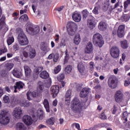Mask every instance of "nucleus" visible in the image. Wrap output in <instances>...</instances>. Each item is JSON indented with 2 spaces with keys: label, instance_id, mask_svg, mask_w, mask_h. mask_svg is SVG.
<instances>
[{
  "label": "nucleus",
  "instance_id": "nucleus-1",
  "mask_svg": "<svg viewBox=\"0 0 130 130\" xmlns=\"http://www.w3.org/2000/svg\"><path fill=\"white\" fill-rule=\"evenodd\" d=\"M73 110L75 112H78L87 108V106L85 103L80 102V100L77 98H75L72 102Z\"/></svg>",
  "mask_w": 130,
  "mask_h": 130
},
{
  "label": "nucleus",
  "instance_id": "nucleus-2",
  "mask_svg": "<svg viewBox=\"0 0 130 130\" xmlns=\"http://www.w3.org/2000/svg\"><path fill=\"white\" fill-rule=\"evenodd\" d=\"M11 120V114L9 111H2L0 114V123L3 125H8Z\"/></svg>",
  "mask_w": 130,
  "mask_h": 130
},
{
  "label": "nucleus",
  "instance_id": "nucleus-3",
  "mask_svg": "<svg viewBox=\"0 0 130 130\" xmlns=\"http://www.w3.org/2000/svg\"><path fill=\"white\" fill-rule=\"evenodd\" d=\"M92 42L95 46H99V47H102L103 44H104V41L102 36L99 33H96L93 35L92 38Z\"/></svg>",
  "mask_w": 130,
  "mask_h": 130
},
{
  "label": "nucleus",
  "instance_id": "nucleus-4",
  "mask_svg": "<svg viewBox=\"0 0 130 130\" xmlns=\"http://www.w3.org/2000/svg\"><path fill=\"white\" fill-rule=\"evenodd\" d=\"M26 31L30 35H35L39 32V27H36L31 24H28L26 26Z\"/></svg>",
  "mask_w": 130,
  "mask_h": 130
},
{
  "label": "nucleus",
  "instance_id": "nucleus-5",
  "mask_svg": "<svg viewBox=\"0 0 130 130\" xmlns=\"http://www.w3.org/2000/svg\"><path fill=\"white\" fill-rule=\"evenodd\" d=\"M108 84L111 89H115L118 85V80L114 78L113 76H110L108 79Z\"/></svg>",
  "mask_w": 130,
  "mask_h": 130
},
{
  "label": "nucleus",
  "instance_id": "nucleus-6",
  "mask_svg": "<svg viewBox=\"0 0 130 130\" xmlns=\"http://www.w3.org/2000/svg\"><path fill=\"white\" fill-rule=\"evenodd\" d=\"M110 53L114 58H117L119 56V53H120V50L119 48L117 46H113L111 48Z\"/></svg>",
  "mask_w": 130,
  "mask_h": 130
},
{
  "label": "nucleus",
  "instance_id": "nucleus-7",
  "mask_svg": "<svg viewBox=\"0 0 130 130\" xmlns=\"http://www.w3.org/2000/svg\"><path fill=\"white\" fill-rule=\"evenodd\" d=\"M5 20L6 17L4 16H2L0 19V31L1 30H3L5 33L9 30V26L6 24V22H5Z\"/></svg>",
  "mask_w": 130,
  "mask_h": 130
},
{
  "label": "nucleus",
  "instance_id": "nucleus-8",
  "mask_svg": "<svg viewBox=\"0 0 130 130\" xmlns=\"http://www.w3.org/2000/svg\"><path fill=\"white\" fill-rule=\"evenodd\" d=\"M24 50L28 52L29 57L30 58H34L36 55V50L35 49H32V47L30 45H28L24 48Z\"/></svg>",
  "mask_w": 130,
  "mask_h": 130
},
{
  "label": "nucleus",
  "instance_id": "nucleus-9",
  "mask_svg": "<svg viewBox=\"0 0 130 130\" xmlns=\"http://www.w3.org/2000/svg\"><path fill=\"white\" fill-rule=\"evenodd\" d=\"M125 30V24H121L118 26L117 30V34L119 38H122V37H124L125 35V34H124Z\"/></svg>",
  "mask_w": 130,
  "mask_h": 130
},
{
  "label": "nucleus",
  "instance_id": "nucleus-10",
  "mask_svg": "<svg viewBox=\"0 0 130 130\" xmlns=\"http://www.w3.org/2000/svg\"><path fill=\"white\" fill-rule=\"evenodd\" d=\"M59 92V86L57 85H53L50 88V93L52 95L53 98H55L57 96V94Z\"/></svg>",
  "mask_w": 130,
  "mask_h": 130
},
{
  "label": "nucleus",
  "instance_id": "nucleus-11",
  "mask_svg": "<svg viewBox=\"0 0 130 130\" xmlns=\"http://www.w3.org/2000/svg\"><path fill=\"white\" fill-rule=\"evenodd\" d=\"M93 44H92L91 42H88L84 49L85 53H87V54L93 53Z\"/></svg>",
  "mask_w": 130,
  "mask_h": 130
},
{
  "label": "nucleus",
  "instance_id": "nucleus-12",
  "mask_svg": "<svg viewBox=\"0 0 130 130\" xmlns=\"http://www.w3.org/2000/svg\"><path fill=\"white\" fill-rule=\"evenodd\" d=\"M22 120L25 124L28 126L31 125L33 123V119L29 115H24L22 118Z\"/></svg>",
  "mask_w": 130,
  "mask_h": 130
},
{
  "label": "nucleus",
  "instance_id": "nucleus-13",
  "mask_svg": "<svg viewBox=\"0 0 130 130\" xmlns=\"http://www.w3.org/2000/svg\"><path fill=\"white\" fill-rule=\"evenodd\" d=\"M89 93H90V88L84 87L80 93V97L81 98H86V97H88Z\"/></svg>",
  "mask_w": 130,
  "mask_h": 130
},
{
  "label": "nucleus",
  "instance_id": "nucleus-14",
  "mask_svg": "<svg viewBox=\"0 0 130 130\" xmlns=\"http://www.w3.org/2000/svg\"><path fill=\"white\" fill-rule=\"evenodd\" d=\"M14 116L16 118H20L21 117V116L23 114L22 109H21L20 107H16L15 108L14 111Z\"/></svg>",
  "mask_w": 130,
  "mask_h": 130
},
{
  "label": "nucleus",
  "instance_id": "nucleus-15",
  "mask_svg": "<svg viewBox=\"0 0 130 130\" xmlns=\"http://www.w3.org/2000/svg\"><path fill=\"white\" fill-rule=\"evenodd\" d=\"M72 19L75 22L79 23V22H81V20H82V16L78 12L75 11L72 14Z\"/></svg>",
  "mask_w": 130,
  "mask_h": 130
},
{
  "label": "nucleus",
  "instance_id": "nucleus-16",
  "mask_svg": "<svg viewBox=\"0 0 130 130\" xmlns=\"http://www.w3.org/2000/svg\"><path fill=\"white\" fill-rule=\"evenodd\" d=\"M123 94L121 91L117 90L115 94V100L116 102H121L122 100Z\"/></svg>",
  "mask_w": 130,
  "mask_h": 130
},
{
  "label": "nucleus",
  "instance_id": "nucleus-17",
  "mask_svg": "<svg viewBox=\"0 0 130 130\" xmlns=\"http://www.w3.org/2000/svg\"><path fill=\"white\" fill-rule=\"evenodd\" d=\"M40 49L43 51L45 54H46V53L49 50V48L48 47V44L46 43L42 42L40 45Z\"/></svg>",
  "mask_w": 130,
  "mask_h": 130
},
{
  "label": "nucleus",
  "instance_id": "nucleus-18",
  "mask_svg": "<svg viewBox=\"0 0 130 130\" xmlns=\"http://www.w3.org/2000/svg\"><path fill=\"white\" fill-rule=\"evenodd\" d=\"M78 70L81 74L82 75H85L86 74V69H85V66L82 63V62H79L77 66Z\"/></svg>",
  "mask_w": 130,
  "mask_h": 130
},
{
  "label": "nucleus",
  "instance_id": "nucleus-19",
  "mask_svg": "<svg viewBox=\"0 0 130 130\" xmlns=\"http://www.w3.org/2000/svg\"><path fill=\"white\" fill-rule=\"evenodd\" d=\"M12 74L14 77H16V78H18V79H20V78L23 76L22 72L18 70V69L17 68H15L13 70Z\"/></svg>",
  "mask_w": 130,
  "mask_h": 130
},
{
  "label": "nucleus",
  "instance_id": "nucleus-20",
  "mask_svg": "<svg viewBox=\"0 0 130 130\" xmlns=\"http://www.w3.org/2000/svg\"><path fill=\"white\" fill-rule=\"evenodd\" d=\"M57 79L58 81L61 83L62 87H64L66 83H64V82L63 81V79H64V74L62 73L59 74V76L57 77Z\"/></svg>",
  "mask_w": 130,
  "mask_h": 130
},
{
  "label": "nucleus",
  "instance_id": "nucleus-21",
  "mask_svg": "<svg viewBox=\"0 0 130 130\" xmlns=\"http://www.w3.org/2000/svg\"><path fill=\"white\" fill-rule=\"evenodd\" d=\"M24 73L25 74V76L28 78V77H30L31 74H32V71H31V69L30 67L27 66H24Z\"/></svg>",
  "mask_w": 130,
  "mask_h": 130
},
{
  "label": "nucleus",
  "instance_id": "nucleus-22",
  "mask_svg": "<svg viewBox=\"0 0 130 130\" xmlns=\"http://www.w3.org/2000/svg\"><path fill=\"white\" fill-rule=\"evenodd\" d=\"M16 130H26L27 128L23 123H17L15 126Z\"/></svg>",
  "mask_w": 130,
  "mask_h": 130
},
{
  "label": "nucleus",
  "instance_id": "nucleus-23",
  "mask_svg": "<svg viewBox=\"0 0 130 130\" xmlns=\"http://www.w3.org/2000/svg\"><path fill=\"white\" fill-rule=\"evenodd\" d=\"M18 42L20 45H21V46H25L29 44V41H28V38L23 39L22 40H18Z\"/></svg>",
  "mask_w": 130,
  "mask_h": 130
},
{
  "label": "nucleus",
  "instance_id": "nucleus-24",
  "mask_svg": "<svg viewBox=\"0 0 130 130\" xmlns=\"http://www.w3.org/2000/svg\"><path fill=\"white\" fill-rule=\"evenodd\" d=\"M13 68H14V63H7L4 66L5 70H6L7 72H10Z\"/></svg>",
  "mask_w": 130,
  "mask_h": 130
},
{
  "label": "nucleus",
  "instance_id": "nucleus-25",
  "mask_svg": "<svg viewBox=\"0 0 130 130\" xmlns=\"http://www.w3.org/2000/svg\"><path fill=\"white\" fill-rule=\"evenodd\" d=\"M40 77L42 79H48V78H49V74L47 72H46V71H42L40 74Z\"/></svg>",
  "mask_w": 130,
  "mask_h": 130
},
{
  "label": "nucleus",
  "instance_id": "nucleus-26",
  "mask_svg": "<svg viewBox=\"0 0 130 130\" xmlns=\"http://www.w3.org/2000/svg\"><path fill=\"white\" fill-rule=\"evenodd\" d=\"M19 30L20 31V32L18 35V40L27 39V37H26V35H25V34H24V31H23V29L19 28Z\"/></svg>",
  "mask_w": 130,
  "mask_h": 130
},
{
  "label": "nucleus",
  "instance_id": "nucleus-27",
  "mask_svg": "<svg viewBox=\"0 0 130 130\" xmlns=\"http://www.w3.org/2000/svg\"><path fill=\"white\" fill-rule=\"evenodd\" d=\"M77 27V24L76 23L73 21H70L68 23L67 27L68 29H75Z\"/></svg>",
  "mask_w": 130,
  "mask_h": 130
},
{
  "label": "nucleus",
  "instance_id": "nucleus-28",
  "mask_svg": "<svg viewBox=\"0 0 130 130\" xmlns=\"http://www.w3.org/2000/svg\"><path fill=\"white\" fill-rule=\"evenodd\" d=\"M10 105L12 107H15L16 105L18 104V102L17 101V99L16 98L12 96L11 97L10 100Z\"/></svg>",
  "mask_w": 130,
  "mask_h": 130
},
{
  "label": "nucleus",
  "instance_id": "nucleus-29",
  "mask_svg": "<svg viewBox=\"0 0 130 130\" xmlns=\"http://www.w3.org/2000/svg\"><path fill=\"white\" fill-rule=\"evenodd\" d=\"M98 28L101 31H104L106 29V24L105 22H101L99 24Z\"/></svg>",
  "mask_w": 130,
  "mask_h": 130
},
{
  "label": "nucleus",
  "instance_id": "nucleus-30",
  "mask_svg": "<svg viewBox=\"0 0 130 130\" xmlns=\"http://www.w3.org/2000/svg\"><path fill=\"white\" fill-rule=\"evenodd\" d=\"M71 96H72V90L71 89H69L66 93L65 101H71Z\"/></svg>",
  "mask_w": 130,
  "mask_h": 130
},
{
  "label": "nucleus",
  "instance_id": "nucleus-31",
  "mask_svg": "<svg viewBox=\"0 0 130 130\" xmlns=\"http://www.w3.org/2000/svg\"><path fill=\"white\" fill-rule=\"evenodd\" d=\"M74 42L76 45H79V44H80V42H81V36L80 35L75 36L74 39Z\"/></svg>",
  "mask_w": 130,
  "mask_h": 130
},
{
  "label": "nucleus",
  "instance_id": "nucleus-32",
  "mask_svg": "<svg viewBox=\"0 0 130 130\" xmlns=\"http://www.w3.org/2000/svg\"><path fill=\"white\" fill-rule=\"evenodd\" d=\"M43 104L47 112H50V111L49 110V103L48 102V100L47 99H45L44 100Z\"/></svg>",
  "mask_w": 130,
  "mask_h": 130
},
{
  "label": "nucleus",
  "instance_id": "nucleus-33",
  "mask_svg": "<svg viewBox=\"0 0 130 130\" xmlns=\"http://www.w3.org/2000/svg\"><path fill=\"white\" fill-rule=\"evenodd\" d=\"M129 116V115H128V113H127V112L125 111L123 112L122 118V120H124L123 123H125L126 121H127V118Z\"/></svg>",
  "mask_w": 130,
  "mask_h": 130
},
{
  "label": "nucleus",
  "instance_id": "nucleus-34",
  "mask_svg": "<svg viewBox=\"0 0 130 130\" xmlns=\"http://www.w3.org/2000/svg\"><path fill=\"white\" fill-rule=\"evenodd\" d=\"M130 19V16L128 14H123L121 17V20L123 22H127Z\"/></svg>",
  "mask_w": 130,
  "mask_h": 130
},
{
  "label": "nucleus",
  "instance_id": "nucleus-35",
  "mask_svg": "<svg viewBox=\"0 0 130 130\" xmlns=\"http://www.w3.org/2000/svg\"><path fill=\"white\" fill-rule=\"evenodd\" d=\"M20 106L23 107H28V106H30L31 105V103L28 101H24L21 102L20 103Z\"/></svg>",
  "mask_w": 130,
  "mask_h": 130
},
{
  "label": "nucleus",
  "instance_id": "nucleus-36",
  "mask_svg": "<svg viewBox=\"0 0 130 130\" xmlns=\"http://www.w3.org/2000/svg\"><path fill=\"white\" fill-rule=\"evenodd\" d=\"M24 85L23 82L21 81H18L16 83V86H14L16 87V88H17L18 90H20V89H23Z\"/></svg>",
  "mask_w": 130,
  "mask_h": 130
},
{
  "label": "nucleus",
  "instance_id": "nucleus-37",
  "mask_svg": "<svg viewBox=\"0 0 130 130\" xmlns=\"http://www.w3.org/2000/svg\"><path fill=\"white\" fill-rule=\"evenodd\" d=\"M82 14L83 19L86 20V19H87V17L89 16V11H88L87 9H85L82 11Z\"/></svg>",
  "mask_w": 130,
  "mask_h": 130
},
{
  "label": "nucleus",
  "instance_id": "nucleus-38",
  "mask_svg": "<svg viewBox=\"0 0 130 130\" xmlns=\"http://www.w3.org/2000/svg\"><path fill=\"white\" fill-rule=\"evenodd\" d=\"M28 19V15L27 14H24L19 18V20L20 22H27Z\"/></svg>",
  "mask_w": 130,
  "mask_h": 130
},
{
  "label": "nucleus",
  "instance_id": "nucleus-39",
  "mask_svg": "<svg viewBox=\"0 0 130 130\" xmlns=\"http://www.w3.org/2000/svg\"><path fill=\"white\" fill-rule=\"evenodd\" d=\"M73 67L71 65H68L66 68H64V72L66 74H70L72 72Z\"/></svg>",
  "mask_w": 130,
  "mask_h": 130
},
{
  "label": "nucleus",
  "instance_id": "nucleus-40",
  "mask_svg": "<svg viewBox=\"0 0 130 130\" xmlns=\"http://www.w3.org/2000/svg\"><path fill=\"white\" fill-rule=\"evenodd\" d=\"M46 123L49 125H53L54 124V117H52L46 120Z\"/></svg>",
  "mask_w": 130,
  "mask_h": 130
},
{
  "label": "nucleus",
  "instance_id": "nucleus-41",
  "mask_svg": "<svg viewBox=\"0 0 130 130\" xmlns=\"http://www.w3.org/2000/svg\"><path fill=\"white\" fill-rule=\"evenodd\" d=\"M115 123L116 125H118L119 127H121V128L123 127V126L121 125V123H120V121H119V118L117 117H115Z\"/></svg>",
  "mask_w": 130,
  "mask_h": 130
},
{
  "label": "nucleus",
  "instance_id": "nucleus-42",
  "mask_svg": "<svg viewBox=\"0 0 130 130\" xmlns=\"http://www.w3.org/2000/svg\"><path fill=\"white\" fill-rule=\"evenodd\" d=\"M7 41L8 45H11L13 43L14 41H15V39H14L13 37H10L7 39Z\"/></svg>",
  "mask_w": 130,
  "mask_h": 130
},
{
  "label": "nucleus",
  "instance_id": "nucleus-43",
  "mask_svg": "<svg viewBox=\"0 0 130 130\" xmlns=\"http://www.w3.org/2000/svg\"><path fill=\"white\" fill-rule=\"evenodd\" d=\"M121 45L124 49H126V48L128 47V45H127V41L126 40L121 41Z\"/></svg>",
  "mask_w": 130,
  "mask_h": 130
},
{
  "label": "nucleus",
  "instance_id": "nucleus-44",
  "mask_svg": "<svg viewBox=\"0 0 130 130\" xmlns=\"http://www.w3.org/2000/svg\"><path fill=\"white\" fill-rule=\"evenodd\" d=\"M95 65L94 64V62L91 61L89 63V72L90 73H93V71H94V69Z\"/></svg>",
  "mask_w": 130,
  "mask_h": 130
},
{
  "label": "nucleus",
  "instance_id": "nucleus-45",
  "mask_svg": "<svg viewBox=\"0 0 130 130\" xmlns=\"http://www.w3.org/2000/svg\"><path fill=\"white\" fill-rule=\"evenodd\" d=\"M43 71V67H38V68H36L34 70V72L35 73L36 75H39V73Z\"/></svg>",
  "mask_w": 130,
  "mask_h": 130
},
{
  "label": "nucleus",
  "instance_id": "nucleus-46",
  "mask_svg": "<svg viewBox=\"0 0 130 130\" xmlns=\"http://www.w3.org/2000/svg\"><path fill=\"white\" fill-rule=\"evenodd\" d=\"M69 59H70V55L68 54V50H67L66 51V56L64 59V64H66V63H68Z\"/></svg>",
  "mask_w": 130,
  "mask_h": 130
},
{
  "label": "nucleus",
  "instance_id": "nucleus-47",
  "mask_svg": "<svg viewBox=\"0 0 130 130\" xmlns=\"http://www.w3.org/2000/svg\"><path fill=\"white\" fill-rule=\"evenodd\" d=\"M68 32L69 35L71 36H74V35L76 33L75 30H74V28H68Z\"/></svg>",
  "mask_w": 130,
  "mask_h": 130
},
{
  "label": "nucleus",
  "instance_id": "nucleus-48",
  "mask_svg": "<svg viewBox=\"0 0 130 130\" xmlns=\"http://www.w3.org/2000/svg\"><path fill=\"white\" fill-rule=\"evenodd\" d=\"M38 115L39 117V119L42 120L43 119V111L42 110H40L38 112Z\"/></svg>",
  "mask_w": 130,
  "mask_h": 130
},
{
  "label": "nucleus",
  "instance_id": "nucleus-49",
  "mask_svg": "<svg viewBox=\"0 0 130 130\" xmlns=\"http://www.w3.org/2000/svg\"><path fill=\"white\" fill-rule=\"evenodd\" d=\"M60 70H61V66L58 65L54 68V72L55 74H58V73H59V72H60Z\"/></svg>",
  "mask_w": 130,
  "mask_h": 130
},
{
  "label": "nucleus",
  "instance_id": "nucleus-50",
  "mask_svg": "<svg viewBox=\"0 0 130 130\" xmlns=\"http://www.w3.org/2000/svg\"><path fill=\"white\" fill-rule=\"evenodd\" d=\"M3 101L4 103H7V104H9L10 103V98L8 95H5V96L3 98Z\"/></svg>",
  "mask_w": 130,
  "mask_h": 130
},
{
  "label": "nucleus",
  "instance_id": "nucleus-51",
  "mask_svg": "<svg viewBox=\"0 0 130 130\" xmlns=\"http://www.w3.org/2000/svg\"><path fill=\"white\" fill-rule=\"evenodd\" d=\"M59 58V54L57 53H56L55 54H54V58H53V61L55 62H57V60H58V59Z\"/></svg>",
  "mask_w": 130,
  "mask_h": 130
},
{
  "label": "nucleus",
  "instance_id": "nucleus-52",
  "mask_svg": "<svg viewBox=\"0 0 130 130\" xmlns=\"http://www.w3.org/2000/svg\"><path fill=\"white\" fill-rule=\"evenodd\" d=\"M26 96L28 100H31L32 99L33 96L32 95V92L29 91L26 93Z\"/></svg>",
  "mask_w": 130,
  "mask_h": 130
},
{
  "label": "nucleus",
  "instance_id": "nucleus-53",
  "mask_svg": "<svg viewBox=\"0 0 130 130\" xmlns=\"http://www.w3.org/2000/svg\"><path fill=\"white\" fill-rule=\"evenodd\" d=\"M100 118L101 119H103V120H105V119H107V116H106V115L105 114V113L104 112H103L101 114Z\"/></svg>",
  "mask_w": 130,
  "mask_h": 130
},
{
  "label": "nucleus",
  "instance_id": "nucleus-54",
  "mask_svg": "<svg viewBox=\"0 0 130 130\" xmlns=\"http://www.w3.org/2000/svg\"><path fill=\"white\" fill-rule=\"evenodd\" d=\"M130 85V79L127 78L126 80L124 81V87H128Z\"/></svg>",
  "mask_w": 130,
  "mask_h": 130
},
{
  "label": "nucleus",
  "instance_id": "nucleus-55",
  "mask_svg": "<svg viewBox=\"0 0 130 130\" xmlns=\"http://www.w3.org/2000/svg\"><path fill=\"white\" fill-rule=\"evenodd\" d=\"M44 87V85L43 84V82L42 81H39L38 82V88L40 89L41 91L42 90H43V87Z\"/></svg>",
  "mask_w": 130,
  "mask_h": 130
},
{
  "label": "nucleus",
  "instance_id": "nucleus-56",
  "mask_svg": "<svg viewBox=\"0 0 130 130\" xmlns=\"http://www.w3.org/2000/svg\"><path fill=\"white\" fill-rule=\"evenodd\" d=\"M129 5H130V0H126L124 2V8L125 10L127 9Z\"/></svg>",
  "mask_w": 130,
  "mask_h": 130
},
{
  "label": "nucleus",
  "instance_id": "nucleus-57",
  "mask_svg": "<svg viewBox=\"0 0 130 130\" xmlns=\"http://www.w3.org/2000/svg\"><path fill=\"white\" fill-rule=\"evenodd\" d=\"M13 50L14 51H17V50H19L20 49V47L19 46L18 44H15L13 46Z\"/></svg>",
  "mask_w": 130,
  "mask_h": 130
},
{
  "label": "nucleus",
  "instance_id": "nucleus-58",
  "mask_svg": "<svg viewBox=\"0 0 130 130\" xmlns=\"http://www.w3.org/2000/svg\"><path fill=\"white\" fill-rule=\"evenodd\" d=\"M0 75L2 77H6L7 76V71L6 70H2L0 72Z\"/></svg>",
  "mask_w": 130,
  "mask_h": 130
},
{
  "label": "nucleus",
  "instance_id": "nucleus-59",
  "mask_svg": "<svg viewBox=\"0 0 130 130\" xmlns=\"http://www.w3.org/2000/svg\"><path fill=\"white\" fill-rule=\"evenodd\" d=\"M118 111H119L118 108L117 107H116V106H115V105H114V109L112 111V114H116V113H117V112H118Z\"/></svg>",
  "mask_w": 130,
  "mask_h": 130
},
{
  "label": "nucleus",
  "instance_id": "nucleus-60",
  "mask_svg": "<svg viewBox=\"0 0 130 130\" xmlns=\"http://www.w3.org/2000/svg\"><path fill=\"white\" fill-rule=\"evenodd\" d=\"M8 50L6 48V47H3L2 49L0 50V55H2L3 53H5V52H7Z\"/></svg>",
  "mask_w": 130,
  "mask_h": 130
},
{
  "label": "nucleus",
  "instance_id": "nucleus-61",
  "mask_svg": "<svg viewBox=\"0 0 130 130\" xmlns=\"http://www.w3.org/2000/svg\"><path fill=\"white\" fill-rule=\"evenodd\" d=\"M59 45L60 47H62V46H66V40L62 39L60 41Z\"/></svg>",
  "mask_w": 130,
  "mask_h": 130
},
{
  "label": "nucleus",
  "instance_id": "nucleus-62",
  "mask_svg": "<svg viewBox=\"0 0 130 130\" xmlns=\"http://www.w3.org/2000/svg\"><path fill=\"white\" fill-rule=\"evenodd\" d=\"M98 7H95L92 11V13L94 14V15H98V14L99 13L98 12Z\"/></svg>",
  "mask_w": 130,
  "mask_h": 130
},
{
  "label": "nucleus",
  "instance_id": "nucleus-63",
  "mask_svg": "<svg viewBox=\"0 0 130 130\" xmlns=\"http://www.w3.org/2000/svg\"><path fill=\"white\" fill-rule=\"evenodd\" d=\"M46 88H49L51 86V82L50 81H47L45 83Z\"/></svg>",
  "mask_w": 130,
  "mask_h": 130
},
{
  "label": "nucleus",
  "instance_id": "nucleus-64",
  "mask_svg": "<svg viewBox=\"0 0 130 130\" xmlns=\"http://www.w3.org/2000/svg\"><path fill=\"white\" fill-rule=\"evenodd\" d=\"M100 127H107L108 124L105 123H102L99 125Z\"/></svg>",
  "mask_w": 130,
  "mask_h": 130
}]
</instances>
